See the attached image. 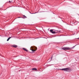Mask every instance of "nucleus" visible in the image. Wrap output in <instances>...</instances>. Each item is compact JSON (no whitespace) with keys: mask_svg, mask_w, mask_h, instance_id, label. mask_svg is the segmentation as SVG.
Returning a JSON list of instances; mask_svg holds the SVG:
<instances>
[{"mask_svg":"<svg viewBox=\"0 0 79 79\" xmlns=\"http://www.w3.org/2000/svg\"><path fill=\"white\" fill-rule=\"evenodd\" d=\"M54 31V30L51 29L50 30V32L51 33H52V34H56V33L60 32V31L55 30V31Z\"/></svg>","mask_w":79,"mask_h":79,"instance_id":"obj_1","label":"nucleus"},{"mask_svg":"<svg viewBox=\"0 0 79 79\" xmlns=\"http://www.w3.org/2000/svg\"><path fill=\"white\" fill-rule=\"evenodd\" d=\"M37 47L35 46H32L31 47L30 50L32 51V52H35L36 50H37Z\"/></svg>","mask_w":79,"mask_h":79,"instance_id":"obj_2","label":"nucleus"},{"mask_svg":"<svg viewBox=\"0 0 79 79\" xmlns=\"http://www.w3.org/2000/svg\"><path fill=\"white\" fill-rule=\"evenodd\" d=\"M60 70H63V71H68L69 70H70V68H67L65 69H60Z\"/></svg>","mask_w":79,"mask_h":79,"instance_id":"obj_3","label":"nucleus"},{"mask_svg":"<svg viewBox=\"0 0 79 79\" xmlns=\"http://www.w3.org/2000/svg\"><path fill=\"white\" fill-rule=\"evenodd\" d=\"M62 49L64 50H71V49L68 47H64L62 48Z\"/></svg>","mask_w":79,"mask_h":79,"instance_id":"obj_4","label":"nucleus"},{"mask_svg":"<svg viewBox=\"0 0 79 79\" xmlns=\"http://www.w3.org/2000/svg\"><path fill=\"white\" fill-rule=\"evenodd\" d=\"M32 70L33 71H36V70H37V69L35 68H34L32 69Z\"/></svg>","mask_w":79,"mask_h":79,"instance_id":"obj_5","label":"nucleus"},{"mask_svg":"<svg viewBox=\"0 0 79 79\" xmlns=\"http://www.w3.org/2000/svg\"><path fill=\"white\" fill-rule=\"evenodd\" d=\"M18 47V46L16 45H13V47H15V48H16V47Z\"/></svg>","mask_w":79,"mask_h":79,"instance_id":"obj_6","label":"nucleus"},{"mask_svg":"<svg viewBox=\"0 0 79 79\" xmlns=\"http://www.w3.org/2000/svg\"><path fill=\"white\" fill-rule=\"evenodd\" d=\"M11 37H9L7 40V41H8L10 39H11Z\"/></svg>","mask_w":79,"mask_h":79,"instance_id":"obj_7","label":"nucleus"},{"mask_svg":"<svg viewBox=\"0 0 79 79\" xmlns=\"http://www.w3.org/2000/svg\"><path fill=\"white\" fill-rule=\"evenodd\" d=\"M23 50H24L26 52H27V50L25 48H23Z\"/></svg>","mask_w":79,"mask_h":79,"instance_id":"obj_8","label":"nucleus"},{"mask_svg":"<svg viewBox=\"0 0 79 79\" xmlns=\"http://www.w3.org/2000/svg\"><path fill=\"white\" fill-rule=\"evenodd\" d=\"M26 16H25L24 15H23V18H26Z\"/></svg>","mask_w":79,"mask_h":79,"instance_id":"obj_9","label":"nucleus"},{"mask_svg":"<svg viewBox=\"0 0 79 79\" xmlns=\"http://www.w3.org/2000/svg\"><path fill=\"white\" fill-rule=\"evenodd\" d=\"M9 3H11V1H9Z\"/></svg>","mask_w":79,"mask_h":79,"instance_id":"obj_10","label":"nucleus"},{"mask_svg":"<svg viewBox=\"0 0 79 79\" xmlns=\"http://www.w3.org/2000/svg\"><path fill=\"white\" fill-rule=\"evenodd\" d=\"M21 18V17H18V18Z\"/></svg>","mask_w":79,"mask_h":79,"instance_id":"obj_11","label":"nucleus"},{"mask_svg":"<svg viewBox=\"0 0 79 79\" xmlns=\"http://www.w3.org/2000/svg\"><path fill=\"white\" fill-rule=\"evenodd\" d=\"M77 39H79V38Z\"/></svg>","mask_w":79,"mask_h":79,"instance_id":"obj_12","label":"nucleus"}]
</instances>
